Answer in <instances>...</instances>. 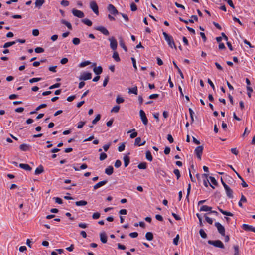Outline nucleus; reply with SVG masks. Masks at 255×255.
<instances>
[{
    "mask_svg": "<svg viewBox=\"0 0 255 255\" xmlns=\"http://www.w3.org/2000/svg\"><path fill=\"white\" fill-rule=\"evenodd\" d=\"M163 35L165 40L168 43L169 46L171 48H174L175 49H177V47L175 45L173 37L165 32H163Z\"/></svg>",
    "mask_w": 255,
    "mask_h": 255,
    "instance_id": "1",
    "label": "nucleus"
},
{
    "mask_svg": "<svg viewBox=\"0 0 255 255\" xmlns=\"http://www.w3.org/2000/svg\"><path fill=\"white\" fill-rule=\"evenodd\" d=\"M208 243L210 245H213L216 247L220 248L221 249L224 248V245L223 243L220 240H219L215 241L208 240Z\"/></svg>",
    "mask_w": 255,
    "mask_h": 255,
    "instance_id": "2",
    "label": "nucleus"
},
{
    "mask_svg": "<svg viewBox=\"0 0 255 255\" xmlns=\"http://www.w3.org/2000/svg\"><path fill=\"white\" fill-rule=\"evenodd\" d=\"M108 40L110 42V48L113 50L116 51L118 46V43L116 39L114 37H110Z\"/></svg>",
    "mask_w": 255,
    "mask_h": 255,
    "instance_id": "3",
    "label": "nucleus"
},
{
    "mask_svg": "<svg viewBox=\"0 0 255 255\" xmlns=\"http://www.w3.org/2000/svg\"><path fill=\"white\" fill-rule=\"evenodd\" d=\"M215 226L217 228L218 232L223 236L225 235V230L223 226H222L219 222H215Z\"/></svg>",
    "mask_w": 255,
    "mask_h": 255,
    "instance_id": "4",
    "label": "nucleus"
},
{
    "mask_svg": "<svg viewBox=\"0 0 255 255\" xmlns=\"http://www.w3.org/2000/svg\"><path fill=\"white\" fill-rule=\"evenodd\" d=\"M90 7L95 14H99V8L97 3L95 1H91L90 2Z\"/></svg>",
    "mask_w": 255,
    "mask_h": 255,
    "instance_id": "5",
    "label": "nucleus"
},
{
    "mask_svg": "<svg viewBox=\"0 0 255 255\" xmlns=\"http://www.w3.org/2000/svg\"><path fill=\"white\" fill-rule=\"evenodd\" d=\"M107 9L111 14H113L114 15H116L117 14H119V12H118L116 8L112 4H109L108 5Z\"/></svg>",
    "mask_w": 255,
    "mask_h": 255,
    "instance_id": "6",
    "label": "nucleus"
},
{
    "mask_svg": "<svg viewBox=\"0 0 255 255\" xmlns=\"http://www.w3.org/2000/svg\"><path fill=\"white\" fill-rule=\"evenodd\" d=\"M203 150V147L202 146H199L197 147L194 150L195 153L196 154L197 158L199 160L201 159V156L202 155Z\"/></svg>",
    "mask_w": 255,
    "mask_h": 255,
    "instance_id": "7",
    "label": "nucleus"
},
{
    "mask_svg": "<svg viewBox=\"0 0 255 255\" xmlns=\"http://www.w3.org/2000/svg\"><path fill=\"white\" fill-rule=\"evenodd\" d=\"M92 78V74L90 72H84L79 77L80 80L86 81L87 80L91 79Z\"/></svg>",
    "mask_w": 255,
    "mask_h": 255,
    "instance_id": "8",
    "label": "nucleus"
},
{
    "mask_svg": "<svg viewBox=\"0 0 255 255\" xmlns=\"http://www.w3.org/2000/svg\"><path fill=\"white\" fill-rule=\"evenodd\" d=\"M139 114L140 118L144 125H146L148 123V119L146 117L145 112L142 110H140L139 111Z\"/></svg>",
    "mask_w": 255,
    "mask_h": 255,
    "instance_id": "9",
    "label": "nucleus"
},
{
    "mask_svg": "<svg viewBox=\"0 0 255 255\" xmlns=\"http://www.w3.org/2000/svg\"><path fill=\"white\" fill-rule=\"evenodd\" d=\"M72 13L75 16L78 18H81L84 17V13L82 11L77 9H73L72 10Z\"/></svg>",
    "mask_w": 255,
    "mask_h": 255,
    "instance_id": "10",
    "label": "nucleus"
},
{
    "mask_svg": "<svg viewBox=\"0 0 255 255\" xmlns=\"http://www.w3.org/2000/svg\"><path fill=\"white\" fill-rule=\"evenodd\" d=\"M242 228L246 231H252L255 233V228L253 226L244 224L242 225Z\"/></svg>",
    "mask_w": 255,
    "mask_h": 255,
    "instance_id": "11",
    "label": "nucleus"
},
{
    "mask_svg": "<svg viewBox=\"0 0 255 255\" xmlns=\"http://www.w3.org/2000/svg\"><path fill=\"white\" fill-rule=\"evenodd\" d=\"M224 188L225 189L227 196L229 198H233V196L232 190L227 184H224Z\"/></svg>",
    "mask_w": 255,
    "mask_h": 255,
    "instance_id": "12",
    "label": "nucleus"
},
{
    "mask_svg": "<svg viewBox=\"0 0 255 255\" xmlns=\"http://www.w3.org/2000/svg\"><path fill=\"white\" fill-rule=\"evenodd\" d=\"M95 29L100 31L101 33H102L105 35H109V32L108 30L104 27L103 26H98L95 28Z\"/></svg>",
    "mask_w": 255,
    "mask_h": 255,
    "instance_id": "13",
    "label": "nucleus"
},
{
    "mask_svg": "<svg viewBox=\"0 0 255 255\" xmlns=\"http://www.w3.org/2000/svg\"><path fill=\"white\" fill-rule=\"evenodd\" d=\"M208 176H203V184L204 185L207 187L208 185H209L212 188H214V187L213 186L212 184L211 183V182L209 181V179L208 178Z\"/></svg>",
    "mask_w": 255,
    "mask_h": 255,
    "instance_id": "14",
    "label": "nucleus"
},
{
    "mask_svg": "<svg viewBox=\"0 0 255 255\" xmlns=\"http://www.w3.org/2000/svg\"><path fill=\"white\" fill-rule=\"evenodd\" d=\"M100 240L103 243H106L107 242V236L105 232H101L100 234Z\"/></svg>",
    "mask_w": 255,
    "mask_h": 255,
    "instance_id": "15",
    "label": "nucleus"
},
{
    "mask_svg": "<svg viewBox=\"0 0 255 255\" xmlns=\"http://www.w3.org/2000/svg\"><path fill=\"white\" fill-rule=\"evenodd\" d=\"M107 182L108 181L107 180H105L97 183L94 186V189L96 190L98 189L99 188L105 185L107 183Z\"/></svg>",
    "mask_w": 255,
    "mask_h": 255,
    "instance_id": "16",
    "label": "nucleus"
},
{
    "mask_svg": "<svg viewBox=\"0 0 255 255\" xmlns=\"http://www.w3.org/2000/svg\"><path fill=\"white\" fill-rule=\"evenodd\" d=\"M30 146L27 144H22L19 146V148L21 151H27L30 149Z\"/></svg>",
    "mask_w": 255,
    "mask_h": 255,
    "instance_id": "17",
    "label": "nucleus"
},
{
    "mask_svg": "<svg viewBox=\"0 0 255 255\" xmlns=\"http://www.w3.org/2000/svg\"><path fill=\"white\" fill-rule=\"evenodd\" d=\"M93 71L96 75H100L103 71V69L101 66L95 67L93 69Z\"/></svg>",
    "mask_w": 255,
    "mask_h": 255,
    "instance_id": "18",
    "label": "nucleus"
},
{
    "mask_svg": "<svg viewBox=\"0 0 255 255\" xmlns=\"http://www.w3.org/2000/svg\"><path fill=\"white\" fill-rule=\"evenodd\" d=\"M19 167L27 171H30L32 169L31 167L27 164L21 163L19 164Z\"/></svg>",
    "mask_w": 255,
    "mask_h": 255,
    "instance_id": "19",
    "label": "nucleus"
},
{
    "mask_svg": "<svg viewBox=\"0 0 255 255\" xmlns=\"http://www.w3.org/2000/svg\"><path fill=\"white\" fill-rule=\"evenodd\" d=\"M192 173L195 175H199V174L197 172H196V169H195L193 165H192L191 166V168L189 169V175H192Z\"/></svg>",
    "mask_w": 255,
    "mask_h": 255,
    "instance_id": "20",
    "label": "nucleus"
},
{
    "mask_svg": "<svg viewBox=\"0 0 255 255\" xmlns=\"http://www.w3.org/2000/svg\"><path fill=\"white\" fill-rule=\"evenodd\" d=\"M212 207L207 205H203L200 208V211H211Z\"/></svg>",
    "mask_w": 255,
    "mask_h": 255,
    "instance_id": "21",
    "label": "nucleus"
},
{
    "mask_svg": "<svg viewBox=\"0 0 255 255\" xmlns=\"http://www.w3.org/2000/svg\"><path fill=\"white\" fill-rule=\"evenodd\" d=\"M44 0H35V6L36 7L40 8L44 3Z\"/></svg>",
    "mask_w": 255,
    "mask_h": 255,
    "instance_id": "22",
    "label": "nucleus"
},
{
    "mask_svg": "<svg viewBox=\"0 0 255 255\" xmlns=\"http://www.w3.org/2000/svg\"><path fill=\"white\" fill-rule=\"evenodd\" d=\"M44 171L43 167L42 165L39 166L35 171V174H40Z\"/></svg>",
    "mask_w": 255,
    "mask_h": 255,
    "instance_id": "23",
    "label": "nucleus"
},
{
    "mask_svg": "<svg viewBox=\"0 0 255 255\" xmlns=\"http://www.w3.org/2000/svg\"><path fill=\"white\" fill-rule=\"evenodd\" d=\"M218 209L219 210V211L221 213H222L223 215H226V216H233V213H232L230 212L224 211L223 209H221V208H220L219 207L218 208Z\"/></svg>",
    "mask_w": 255,
    "mask_h": 255,
    "instance_id": "24",
    "label": "nucleus"
},
{
    "mask_svg": "<svg viewBox=\"0 0 255 255\" xmlns=\"http://www.w3.org/2000/svg\"><path fill=\"white\" fill-rule=\"evenodd\" d=\"M173 64L174 67L177 69L178 72L180 74L181 78L182 79H183L184 78V75H183V74L182 73L181 70H180V69L178 67L176 63L174 61H173Z\"/></svg>",
    "mask_w": 255,
    "mask_h": 255,
    "instance_id": "25",
    "label": "nucleus"
},
{
    "mask_svg": "<svg viewBox=\"0 0 255 255\" xmlns=\"http://www.w3.org/2000/svg\"><path fill=\"white\" fill-rule=\"evenodd\" d=\"M61 23H62L63 24L65 25L68 29L72 30V25L70 22L66 21L64 19H62L61 20Z\"/></svg>",
    "mask_w": 255,
    "mask_h": 255,
    "instance_id": "26",
    "label": "nucleus"
},
{
    "mask_svg": "<svg viewBox=\"0 0 255 255\" xmlns=\"http://www.w3.org/2000/svg\"><path fill=\"white\" fill-rule=\"evenodd\" d=\"M113 167L112 166H108L105 169V173L108 175L112 174L113 173Z\"/></svg>",
    "mask_w": 255,
    "mask_h": 255,
    "instance_id": "27",
    "label": "nucleus"
},
{
    "mask_svg": "<svg viewBox=\"0 0 255 255\" xmlns=\"http://www.w3.org/2000/svg\"><path fill=\"white\" fill-rule=\"evenodd\" d=\"M137 86H135L132 88H129L128 89V93L129 94H134L135 95L137 94Z\"/></svg>",
    "mask_w": 255,
    "mask_h": 255,
    "instance_id": "28",
    "label": "nucleus"
},
{
    "mask_svg": "<svg viewBox=\"0 0 255 255\" xmlns=\"http://www.w3.org/2000/svg\"><path fill=\"white\" fill-rule=\"evenodd\" d=\"M124 165L125 167H127L128 166V165L129 163L130 159L128 155H125L124 157Z\"/></svg>",
    "mask_w": 255,
    "mask_h": 255,
    "instance_id": "29",
    "label": "nucleus"
},
{
    "mask_svg": "<svg viewBox=\"0 0 255 255\" xmlns=\"http://www.w3.org/2000/svg\"><path fill=\"white\" fill-rule=\"evenodd\" d=\"M75 204L78 206H85L87 204V202L84 200H80L79 201H76L75 202Z\"/></svg>",
    "mask_w": 255,
    "mask_h": 255,
    "instance_id": "30",
    "label": "nucleus"
},
{
    "mask_svg": "<svg viewBox=\"0 0 255 255\" xmlns=\"http://www.w3.org/2000/svg\"><path fill=\"white\" fill-rule=\"evenodd\" d=\"M113 58L115 59V60L116 62L120 61V57L119 56V54L116 51H114V53H113Z\"/></svg>",
    "mask_w": 255,
    "mask_h": 255,
    "instance_id": "31",
    "label": "nucleus"
},
{
    "mask_svg": "<svg viewBox=\"0 0 255 255\" xmlns=\"http://www.w3.org/2000/svg\"><path fill=\"white\" fill-rule=\"evenodd\" d=\"M145 238L148 241H151L153 239V235L151 232H147L145 234Z\"/></svg>",
    "mask_w": 255,
    "mask_h": 255,
    "instance_id": "32",
    "label": "nucleus"
},
{
    "mask_svg": "<svg viewBox=\"0 0 255 255\" xmlns=\"http://www.w3.org/2000/svg\"><path fill=\"white\" fill-rule=\"evenodd\" d=\"M82 22L88 26H91L92 25V21L90 20L87 18L82 19Z\"/></svg>",
    "mask_w": 255,
    "mask_h": 255,
    "instance_id": "33",
    "label": "nucleus"
},
{
    "mask_svg": "<svg viewBox=\"0 0 255 255\" xmlns=\"http://www.w3.org/2000/svg\"><path fill=\"white\" fill-rule=\"evenodd\" d=\"M146 158L147 160L149 161H152L153 158L151 155V152L149 151H147L146 152Z\"/></svg>",
    "mask_w": 255,
    "mask_h": 255,
    "instance_id": "34",
    "label": "nucleus"
},
{
    "mask_svg": "<svg viewBox=\"0 0 255 255\" xmlns=\"http://www.w3.org/2000/svg\"><path fill=\"white\" fill-rule=\"evenodd\" d=\"M15 43H16V41H15L6 42L3 45V47L4 48H8V47L12 46V45H14Z\"/></svg>",
    "mask_w": 255,
    "mask_h": 255,
    "instance_id": "35",
    "label": "nucleus"
},
{
    "mask_svg": "<svg viewBox=\"0 0 255 255\" xmlns=\"http://www.w3.org/2000/svg\"><path fill=\"white\" fill-rule=\"evenodd\" d=\"M119 43H120V46L121 47H122L125 51L127 52L128 51V49H127V47L126 46L122 38H120Z\"/></svg>",
    "mask_w": 255,
    "mask_h": 255,
    "instance_id": "36",
    "label": "nucleus"
},
{
    "mask_svg": "<svg viewBox=\"0 0 255 255\" xmlns=\"http://www.w3.org/2000/svg\"><path fill=\"white\" fill-rule=\"evenodd\" d=\"M147 167L146 162H142L138 164V168L140 169H145Z\"/></svg>",
    "mask_w": 255,
    "mask_h": 255,
    "instance_id": "37",
    "label": "nucleus"
},
{
    "mask_svg": "<svg viewBox=\"0 0 255 255\" xmlns=\"http://www.w3.org/2000/svg\"><path fill=\"white\" fill-rule=\"evenodd\" d=\"M87 168V165L86 164H83L80 166L78 167H74V169L76 171H79L80 169H85Z\"/></svg>",
    "mask_w": 255,
    "mask_h": 255,
    "instance_id": "38",
    "label": "nucleus"
},
{
    "mask_svg": "<svg viewBox=\"0 0 255 255\" xmlns=\"http://www.w3.org/2000/svg\"><path fill=\"white\" fill-rule=\"evenodd\" d=\"M199 234H200V235L201 236V237L202 238H204V239H205L207 238V234H206V233L205 232V231H204L203 229H201L199 231Z\"/></svg>",
    "mask_w": 255,
    "mask_h": 255,
    "instance_id": "39",
    "label": "nucleus"
},
{
    "mask_svg": "<svg viewBox=\"0 0 255 255\" xmlns=\"http://www.w3.org/2000/svg\"><path fill=\"white\" fill-rule=\"evenodd\" d=\"M209 179L210 180L211 183L213 185H217L218 183L216 179L213 176H209Z\"/></svg>",
    "mask_w": 255,
    "mask_h": 255,
    "instance_id": "40",
    "label": "nucleus"
},
{
    "mask_svg": "<svg viewBox=\"0 0 255 255\" xmlns=\"http://www.w3.org/2000/svg\"><path fill=\"white\" fill-rule=\"evenodd\" d=\"M190 190H191V185L189 183V184H188V188H187V195H186V200H187L188 202H189V194H190Z\"/></svg>",
    "mask_w": 255,
    "mask_h": 255,
    "instance_id": "41",
    "label": "nucleus"
},
{
    "mask_svg": "<svg viewBox=\"0 0 255 255\" xmlns=\"http://www.w3.org/2000/svg\"><path fill=\"white\" fill-rule=\"evenodd\" d=\"M107 157V154L104 152H102L100 154L99 159L101 161H103V160H105V159H106Z\"/></svg>",
    "mask_w": 255,
    "mask_h": 255,
    "instance_id": "42",
    "label": "nucleus"
},
{
    "mask_svg": "<svg viewBox=\"0 0 255 255\" xmlns=\"http://www.w3.org/2000/svg\"><path fill=\"white\" fill-rule=\"evenodd\" d=\"M100 118L101 115L100 114L97 115L95 118L92 121V124L93 125L96 124L97 123V122L100 120Z\"/></svg>",
    "mask_w": 255,
    "mask_h": 255,
    "instance_id": "43",
    "label": "nucleus"
},
{
    "mask_svg": "<svg viewBox=\"0 0 255 255\" xmlns=\"http://www.w3.org/2000/svg\"><path fill=\"white\" fill-rule=\"evenodd\" d=\"M90 63H91L89 61H84V62H81L79 66L80 67H85V66L89 65Z\"/></svg>",
    "mask_w": 255,
    "mask_h": 255,
    "instance_id": "44",
    "label": "nucleus"
},
{
    "mask_svg": "<svg viewBox=\"0 0 255 255\" xmlns=\"http://www.w3.org/2000/svg\"><path fill=\"white\" fill-rule=\"evenodd\" d=\"M233 247H234V251H235L234 255H239V246L238 245H234Z\"/></svg>",
    "mask_w": 255,
    "mask_h": 255,
    "instance_id": "45",
    "label": "nucleus"
},
{
    "mask_svg": "<svg viewBox=\"0 0 255 255\" xmlns=\"http://www.w3.org/2000/svg\"><path fill=\"white\" fill-rule=\"evenodd\" d=\"M141 138L140 137H137L135 139L134 145L140 146Z\"/></svg>",
    "mask_w": 255,
    "mask_h": 255,
    "instance_id": "46",
    "label": "nucleus"
},
{
    "mask_svg": "<svg viewBox=\"0 0 255 255\" xmlns=\"http://www.w3.org/2000/svg\"><path fill=\"white\" fill-rule=\"evenodd\" d=\"M116 101L117 103L120 104L124 102V99L122 97H120L119 96H118L116 98Z\"/></svg>",
    "mask_w": 255,
    "mask_h": 255,
    "instance_id": "47",
    "label": "nucleus"
},
{
    "mask_svg": "<svg viewBox=\"0 0 255 255\" xmlns=\"http://www.w3.org/2000/svg\"><path fill=\"white\" fill-rule=\"evenodd\" d=\"M119 109H120V106L117 105V106H114L112 109V110H111V112H114V113H118L119 111Z\"/></svg>",
    "mask_w": 255,
    "mask_h": 255,
    "instance_id": "48",
    "label": "nucleus"
},
{
    "mask_svg": "<svg viewBox=\"0 0 255 255\" xmlns=\"http://www.w3.org/2000/svg\"><path fill=\"white\" fill-rule=\"evenodd\" d=\"M100 217V214L99 212H95L92 215V218L95 220L99 219Z\"/></svg>",
    "mask_w": 255,
    "mask_h": 255,
    "instance_id": "49",
    "label": "nucleus"
},
{
    "mask_svg": "<svg viewBox=\"0 0 255 255\" xmlns=\"http://www.w3.org/2000/svg\"><path fill=\"white\" fill-rule=\"evenodd\" d=\"M179 240V235L177 234L176 236L174 238L173 243L174 245H177Z\"/></svg>",
    "mask_w": 255,
    "mask_h": 255,
    "instance_id": "50",
    "label": "nucleus"
},
{
    "mask_svg": "<svg viewBox=\"0 0 255 255\" xmlns=\"http://www.w3.org/2000/svg\"><path fill=\"white\" fill-rule=\"evenodd\" d=\"M179 20L180 21H182L183 22H184L186 24H188V22H190V23H193L194 22V21L193 20H192V19H189V20H184L183 19V18H182L181 17H179Z\"/></svg>",
    "mask_w": 255,
    "mask_h": 255,
    "instance_id": "51",
    "label": "nucleus"
},
{
    "mask_svg": "<svg viewBox=\"0 0 255 255\" xmlns=\"http://www.w3.org/2000/svg\"><path fill=\"white\" fill-rule=\"evenodd\" d=\"M72 42L74 45H77L79 44L80 40L78 38H74L72 40Z\"/></svg>",
    "mask_w": 255,
    "mask_h": 255,
    "instance_id": "52",
    "label": "nucleus"
},
{
    "mask_svg": "<svg viewBox=\"0 0 255 255\" xmlns=\"http://www.w3.org/2000/svg\"><path fill=\"white\" fill-rule=\"evenodd\" d=\"M41 80V78H33L29 80V82L30 83H33L34 82H36L40 81Z\"/></svg>",
    "mask_w": 255,
    "mask_h": 255,
    "instance_id": "53",
    "label": "nucleus"
},
{
    "mask_svg": "<svg viewBox=\"0 0 255 255\" xmlns=\"http://www.w3.org/2000/svg\"><path fill=\"white\" fill-rule=\"evenodd\" d=\"M130 9L132 11H135L137 10V6L134 3L132 2L130 4Z\"/></svg>",
    "mask_w": 255,
    "mask_h": 255,
    "instance_id": "54",
    "label": "nucleus"
},
{
    "mask_svg": "<svg viewBox=\"0 0 255 255\" xmlns=\"http://www.w3.org/2000/svg\"><path fill=\"white\" fill-rule=\"evenodd\" d=\"M44 51V49L42 47H36L35 49V52L37 53H40L43 52Z\"/></svg>",
    "mask_w": 255,
    "mask_h": 255,
    "instance_id": "55",
    "label": "nucleus"
},
{
    "mask_svg": "<svg viewBox=\"0 0 255 255\" xmlns=\"http://www.w3.org/2000/svg\"><path fill=\"white\" fill-rule=\"evenodd\" d=\"M61 4L64 7H66L69 5V2L67 0H63L61 1Z\"/></svg>",
    "mask_w": 255,
    "mask_h": 255,
    "instance_id": "56",
    "label": "nucleus"
},
{
    "mask_svg": "<svg viewBox=\"0 0 255 255\" xmlns=\"http://www.w3.org/2000/svg\"><path fill=\"white\" fill-rule=\"evenodd\" d=\"M60 85H61L60 83H55V84L50 86L49 87V89H53L54 88H58L60 86Z\"/></svg>",
    "mask_w": 255,
    "mask_h": 255,
    "instance_id": "57",
    "label": "nucleus"
},
{
    "mask_svg": "<svg viewBox=\"0 0 255 255\" xmlns=\"http://www.w3.org/2000/svg\"><path fill=\"white\" fill-rule=\"evenodd\" d=\"M111 145V142H109L107 144L104 145L103 147L104 150L105 151H107Z\"/></svg>",
    "mask_w": 255,
    "mask_h": 255,
    "instance_id": "58",
    "label": "nucleus"
},
{
    "mask_svg": "<svg viewBox=\"0 0 255 255\" xmlns=\"http://www.w3.org/2000/svg\"><path fill=\"white\" fill-rule=\"evenodd\" d=\"M53 199L55 200V202L59 204H62L63 202L62 200L59 197H54Z\"/></svg>",
    "mask_w": 255,
    "mask_h": 255,
    "instance_id": "59",
    "label": "nucleus"
},
{
    "mask_svg": "<svg viewBox=\"0 0 255 255\" xmlns=\"http://www.w3.org/2000/svg\"><path fill=\"white\" fill-rule=\"evenodd\" d=\"M47 107L46 104H42L38 106L35 109L36 111H38L41 108H45Z\"/></svg>",
    "mask_w": 255,
    "mask_h": 255,
    "instance_id": "60",
    "label": "nucleus"
},
{
    "mask_svg": "<svg viewBox=\"0 0 255 255\" xmlns=\"http://www.w3.org/2000/svg\"><path fill=\"white\" fill-rule=\"evenodd\" d=\"M138 233L135 232L130 233L129 234V236L132 238H135L138 236Z\"/></svg>",
    "mask_w": 255,
    "mask_h": 255,
    "instance_id": "61",
    "label": "nucleus"
},
{
    "mask_svg": "<svg viewBox=\"0 0 255 255\" xmlns=\"http://www.w3.org/2000/svg\"><path fill=\"white\" fill-rule=\"evenodd\" d=\"M125 148V145L124 143H122L120 146L118 147V150L119 152H122L124 150Z\"/></svg>",
    "mask_w": 255,
    "mask_h": 255,
    "instance_id": "62",
    "label": "nucleus"
},
{
    "mask_svg": "<svg viewBox=\"0 0 255 255\" xmlns=\"http://www.w3.org/2000/svg\"><path fill=\"white\" fill-rule=\"evenodd\" d=\"M78 226L80 228H83V229H85V228L87 227V224L85 223H82L81 222V223H79Z\"/></svg>",
    "mask_w": 255,
    "mask_h": 255,
    "instance_id": "63",
    "label": "nucleus"
},
{
    "mask_svg": "<svg viewBox=\"0 0 255 255\" xmlns=\"http://www.w3.org/2000/svg\"><path fill=\"white\" fill-rule=\"evenodd\" d=\"M121 162L120 160H117L115 163V167L116 168H119L121 165Z\"/></svg>",
    "mask_w": 255,
    "mask_h": 255,
    "instance_id": "64",
    "label": "nucleus"
}]
</instances>
